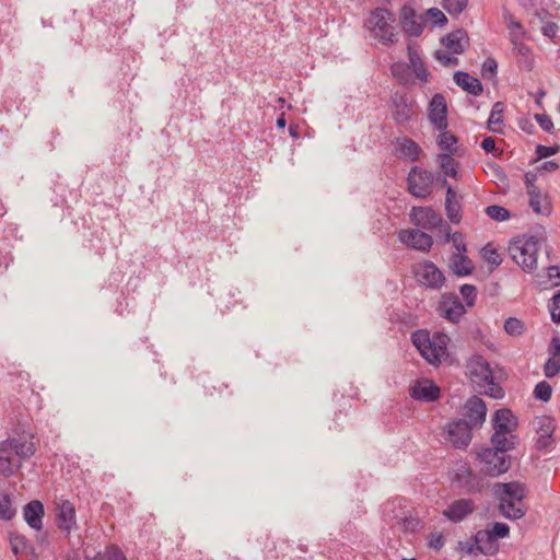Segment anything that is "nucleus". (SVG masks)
<instances>
[{"label":"nucleus","instance_id":"23","mask_svg":"<svg viewBox=\"0 0 560 560\" xmlns=\"http://www.w3.org/2000/svg\"><path fill=\"white\" fill-rule=\"evenodd\" d=\"M400 22L406 34L418 37L423 31V22L418 18L416 10L410 5H404L400 10Z\"/></svg>","mask_w":560,"mask_h":560},{"label":"nucleus","instance_id":"59","mask_svg":"<svg viewBox=\"0 0 560 560\" xmlns=\"http://www.w3.org/2000/svg\"><path fill=\"white\" fill-rule=\"evenodd\" d=\"M481 148L487 153H493L495 151V141L492 137H486L481 142Z\"/></svg>","mask_w":560,"mask_h":560},{"label":"nucleus","instance_id":"56","mask_svg":"<svg viewBox=\"0 0 560 560\" xmlns=\"http://www.w3.org/2000/svg\"><path fill=\"white\" fill-rule=\"evenodd\" d=\"M548 357L560 358V337L553 336L548 347Z\"/></svg>","mask_w":560,"mask_h":560},{"label":"nucleus","instance_id":"14","mask_svg":"<svg viewBox=\"0 0 560 560\" xmlns=\"http://www.w3.org/2000/svg\"><path fill=\"white\" fill-rule=\"evenodd\" d=\"M556 429L555 419L549 416H542L536 420V448L547 451L555 444L553 432Z\"/></svg>","mask_w":560,"mask_h":560},{"label":"nucleus","instance_id":"64","mask_svg":"<svg viewBox=\"0 0 560 560\" xmlns=\"http://www.w3.org/2000/svg\"><path fill=\"white\" fill-rule=\"evenodd\" d=\"M559 168V164L556 161H547L540 166L541 171L555 172Z\"/></svg>","mask_w":560,"mask_h":560},{"label":"nucleus","instance_id":"2","mask_svg":"<svg viewBox=\"0 0 560 560\" xmlns=\"http://www.w3.org/2000/svg\"><path fill=\"white\" fill-rule=\"evenodd\" d=\"M493 434L492 445H500V448H515L517 436L514 434L518 427L516 416L508 408L498 409L492 418Z\"/></svg>","mask_w":560,"mask_h":560},{"label":"nucleus","instance_id":"55","mask_svg":"<svg viewBox=\"0 0 560 560\" xmlns=\"http://www.w3.org/2000/svg\"><path fill=\"white\" fill-rule=\"evenodd\" d=\"M435 58L445 67L456 66L458 63L457 57L451 56L442 50L435 52Z\"/></svg>","mask_w":560,"mask_h":560},{"label":"nucleus","instance_id":"48","mask_svg":"<svg viewBox=\"0 0 560 560\" xmlns=\"http://www.w3.org/2000/svg\"><path fill=\"white\" fill-rule=\"evenodd\" d=\"M460 295L465 300L467 306L475 305L477 299V289L472 284H463L459 289Z\"/></svg>","mask_w":560,"mask_h":560},{"label":"nucleus","instance_id":"4","mask_svg":"<svg viewBox=\"0 0 560 560\" xmlns=\"http://www.w3.org/2000/svg\"><path fill=\"white\" fill-rule=\"evenodd\" d=\"M467 372L472 383L485 388V394L501 399L504 397L503 388L494 382L493 372L489 362L481 355H474L467 362Z\"/></svg>","mask_w":560,"mask_h":560},{"label":"nucleus","instance_id":"52","mask_svg":"<svg viewBox=\"0 0 560 560\" xmlns=\"http://www.w3.org/2000/svg\"><path fill=\"white\" fill-rule=\"evenodd\" d=\"M535 119L544 131L548 133H553L555 126L549 115L536 114Z\"/></svg>","mask_w":560,"mask_h":560},{"label":"nucleus","instance_id":"10","mask_svg":"<svg viewBox=\"0 0 560 560\" xmlns=\"http://www.w3.org/2000/svg\"><path fill=\"white\" fill-rule=\"evenodd\" d=\"M412 343L431 364L439 363L445 352V346L432 341L427 330H417L411 336Z\"/></svg>","mask_w":560,"mask_h":560},{"label":"nucleus","instance_id":"35","mask_svg":"<svg viewBox=\"0 0 560 560\" xmlns=\"http://www.w3.org/2000/svg\"><path fill=\"white\" fill-rule=\"evenodd\" d=\"M408 57H409L410 67H412L415 75L418 79H420L421 81L427 82L428 81V71L424 67V63L422 62L417 50L410 46H408Z\"/></svg>","mask_w":560,"mask_h":560},{"label":"nucleus","instance_id":"21","mask_svg":"<svg viewBox=\"0 0 560 560\" xmlns=\"http://www.w3.org/2000/svg\"><path fill=\"white\" fill-rule=\"evenodd\" d=\"M410 396L419 401L432 402L440 397V387L428 378L418 381L410 389Z\"/></svg>","mask_w":560,"mask_h":560},{"label":"nucleus","instance_id":"46","mask_svg":"<svg viewBox=\"0 0 560 560\" xmlns=\"http://www.w3.org/2000/svg\"><path fill=\"white\" fill-rule=\"evenodd\" d=\"M10 545L14 555L25 552L27 548V540L24 536L20 534H11L10 535Z\"/></svg>","mask_w":560,"mask_h":560},{"label":"nucleus","instance_id":"39","mask_svg":"<svg viewBox=\"0 0 560 560\" xmlns=\"http://www.w3.org/2000/svg\"><path fill=\"white\" fill-rule=\"evenodd\" d=\"M92 560H127V558L118 546L110 545L103 552H98Z\"/></svg>","mask_w":560,"mask_h":560},{"label":"nucleus","instance_id":"42","mask_svg":"<svg viewBox=\"0 0 560 560\" xmlns=\"http://www.w3.org/2000/svg\"><path fill=\"white\" fill-rule=\"evenodd\" d=\"M533 394L537 400L547 402L551 398L552 387L547 381H540L539 383L536 384Z\"/></svg>","mask_w":560,"mask_h":560},{"label":"nucleus","instance_id":"44","mask_svg":"<svg viewBox=\"0 0 560 560\" xmlns=\"http://www.w3.org/2000/svg\"><path fill=\"white\" fill-rule=\"evenodd\" d=\"M15 514V510L12 508L11 499L8 494H3L0 498V518L10 521Z\"/></svg>","mask_w":560,"mask_h":560},{"label":"nucleus","instance_id":"40","mask_svg":"<svg viewBox=\"0 0 560 560\" xmlns=\"http://www.w3.org/2000/svg\"><path fill=\"white\" fill-rule=\"evenodd\" d=\"M485 212L490 219L497 222H503L511 218L510 211L506 208L498 205L488 206L485 209Z\"/></svg>","mask_w":560,"mask_h":560},{"label":"nucleus","instance_id":"57","mask_svg":"<svg viewBox=\"0 0 560 560\" xmlns=\"http://www.w3.org/2000/svg\"><path fill=\"white\" fill-rule=\"evenodd\" d=\"M558 25L555 22H547L541 27V33L544 36L549 37L550 39H553L557 36L558 33Z\"/></svg>","mask_w":560,"mask_h":560},{"label":"nucleus","instance_id":"58","mask_svg":"<svg viewBox=\"0 0 560 560\" xmlns=\"http://www.w3.org/2000/svg\"><path fill=\"white\" fill-rule=\"evenodd\" d=\"M548 278L553 280V285L558 287L560 285V267L556 265H551L548 267Z\"/></svg>","mask_w":560,"mask_h":560},{"label":"nucleus","instance_id":"41","mask_svg":"<svg viewBox=\"0 0 560 560\" xmlns=\"http://www.w3.org/2000/svg\"><path fill=\"white\" fill-rule=\"evenodd\" d=\"M468 5V0H443V9L452 16H458Z\"/></svg>","mask_w":560,"mask_h":560},{"label":"nucleus","instance_id":"15","mask_svg":"<svg viewBox=\"0 0 560 560\" xmlns=\"http://www.w3.org/2000/svg\"><path fill=\"white\" fill-rule=\"evenodd\" d=\"M428 116L436 130H445L447 128V105L442 94L436 93L431 98Z\"/></svg>","mask_w":560,"mask_h":560},{"label":"nucleus","instance_id":"11","mask_svg":"<svg viewBox=\"0 0 560 560\" xmlns=\"http://www.w3.org/2000/svg\"><path fill=\"white\" fill-rule=\"evenodd\" d=\"M438 313L444 319L457 324L466 313V308L455 294L443 295L436 307Z\"/></svg>","mask_w":560,"mask_h":560},{"label":"nucleus","instance_id":"19","mask_svg":"<svg viewBox=\"0 0 560 560\" xmlns=\"http://www.w3.org/2000/svg\"><path fill=\"white\" fill-rule=\"evenodd\" d=\"M475 501L471 499H458L453 501L442 514L453 523H459L475 511Z\"/></svg>","mask_w":560,"mask_h":560},{"label":"nucleus","instance_id":"36","mask_svg":"<svg viewBox=\"0 0 560 560\" xmlns=\"http://www.w3.org/2000/svg\"><path fill=\"white\" fill-rule=\"evenodd\" d=\"M441 133L438 137V145L443 153L457 154V148L455 144L458 142V138L445 130H440Z\"/></svg>","mask_w":560,"mask_h":560},{"label":"nucleus","instance_id":"28","mask_svg":"<svg viewBox=\"0 0 560 560\" xmlns=\"http://www.w3.org/2000/svg\"><path fill=\"white\" fill-rule=\"evenodd\" d=\"M445 212L447 219L454 223L458 224L462 221V203L456 191L452 186H447L446 198H445Z\"/></svg>","mask_w":560,"mask_h":560},{"label":"nucleus","instance_id":"12","mask_svg":"<svg viewBox=\"0 0 560 560\" xmlns=\"http://www.w3.org/2000/svg\"><path fill=\"white\" fill-rule=\"evenodd\" d=\"M416 276L422 285L433 290L441 289L445 282L444 273L432 261L420 264Z\"/></svg>","mask_w":560,"mask_h":560},{"label":"nucleus","instance_id":"8","mask_svg":"<svg viewBox=\"0 0 560 560\" xmlns=\"http://www.w3.org/2000/svg\"><path fill=\"white\" fill-rule=\"evenodd\" d=\"M5 443L4 450H11L18 456L20 464L33 457L37 451V441L34 434L23 432L12 438L3 440Z\"/></svg>","mask_w":560,"mask_h":560},{"label":"nucleus","instance_id":"61","mask_svg":"<svg viewBox=\"0 0 560 560\" xmlns=\"http://www.w3.org/2000/svg\"><path fill=\"white\" fill-rule=\"evenodd\" d=\"M447 175H445L444 173H440V172H433V185L434 184H440L442 187H445L447 189V186H451L448 183H447Z\"/></svg>","mask_w":560,"mask_h":560},{"label":"nucleus","instance_id":"6","mask_svg":"<svg viewBox=\"0 0 560 560\" xmlns=\"http://www.w3.org/2000/svg\"><path fill=\"white\" fill-rule=\"evenodd\" d=\"M500 445L482 448L477 457L481 463V470L490 477H498L511 467V456L506 454L512 448H500Z\"/></svg>","mask_w":560,"mask_h":560},{"label":"nucleus","instance_id":"31","mask_svg":"<svg viewBox=\"0 0 560 560\" xmlns=\"http://www.w3.org/2000/svg\"><path fill=\"white\" fill-rule=\"evenodd\" d=\"M529 207L532 210L541 215H549L551 213V206L548 201V197L542 195L539 189H532L528 191Z\"/></svg>","mask_w":560,"mask_h":560},{"label":"nucleus","instance_id":"45","mask_svg":"<svg viewBox=\"0 0 560 560\" xmlns=\"http://www.w3.org/2000/svg\"><path fill=\"white\" fill-rule=\"evenodd\" d=\"M560 373V358L548 357L544 364V374L547 378H552Z\"/></svg>","mask_w":560,"mask_h":560},{"label":"nucleus","instance_id":"26","mask_svg":"<svg viewBox=\"0 0 560 560\" xmlns=\"http://www.w3.org/2000/svg\"><path fill=\"white\" fill-rule=\"evenodd\" d=\"M467 33L463 28L455 30L441 38V44L453 55H460L465 51L464 43L467 42Z\"/></svg>","mask_w":560,"mask_h":560},{"label":"nucleus","instance_id":"16","mask_svg":"<svg viewBox=\"0 0 560 560\" xmlns=\"http://www.w3.org/2000/svg\"><path fill=\"white\" fill-rule=\"evenodd\" d=\"M487 406L478 396H471L464 405V420L472 428L481 427L486 420Z\"/></svg>","mask_w":560,"mask_h":560},{"label":"nucleus","instance_id":"53","mask_svg":"<svg viewBox=\"0 0 560 560\" xmlns=\"http://www.w3.org/2000/svg\"><path fill=\"white\" fill-rule=\"evenodd\" d=\"M489 530L492 533L497 540L499 538H505L510 535V526L501 522L493 523L492 528Z\"/></svg>","mask_w":560,"mask_h":560},{"label":"nucleus","instance_id":"18","mask_svg":"<svg viewBox=\"0 0 560 560\" xmlns=\"http://www.w3.org/2000/svg\"><path fill=\"white\" fill-rule=\"evenodd\" d=\"M455 481L467 492V493H480L485 489V482L481 477L474 474L472 470L467 466H462L457 469L455 475Z\"/></svg>","mask_w":560,"mask_h":560},{"label":"nucleus","instance_id":"33","mask_svg":"<svg viewBox=\"0 0 560 560\" xmlns=\"http://www.w3.org/2000/svg\"><path fill=\"white\" fill-rule=\"evenodd\" d=\"M504 105L502 102H495L490 112L487 126L491 132L501 133L502 129L499 127L503 122Z\"/></svg>","mask_w":560,"mask_h":560},{"label":"nucleus","instance_id":"32","mask_svg":"<svg viewBox=\"0 0 560 560\" xmlns=\"http://www.w3.org/2000/svg\"><path fill=\"white\" fill-rule=\"evenodd\" d=\"M451 153H440L436 156V162L441 171L448 177L456 178L458 174V163Z\"/></svg>","mask_w":560,"mask_h":560},{"label":"nucleus","instance_id":"3","mask_svg":"<svg viewBox=\"0 0 560 560\" xmlns=\"http://www.w3.org/2000/svg\"><path fill=\"white\" fill-rule=\"evenodd\" d=\"M539 241L536 236H517L513 238L508 247L512 260L525 272L532 273L537 269V254Z\"/></svg>","mask_w":560,"mask_h":560},{"label":"nucleus","instance_id":"60","mask_svg":"<svg viewBox=\"0 0 560 560\" xmlns=\"http://www.w3.org/2000/svg\"><path fill=\"white\" fill-rule=\"evenodd\" d=\"M537 179V176L536 174H533L530 172L526 173L525 174V185L527 187V192L528 191H532V189H539L536 185H535V182Z\"/></svg>","mask_w":560,"mask_h":560},{"label":"nucleus","instance_id":"47","mask_svg":"<svg viewBox=\"0 0 560 560\" xmlns=\"http://www.w3.org/2000/svg\"><path fill=\"white\" fill-rule=\"evenodd\" d=\"M551 320L560 324V290L553 294L548 304Z\"/></svg>","mask_w":560,"mask_h":560},{"label":"nucleus","instance_id":"5","mask_svg":"<svg viewBox=\"0 0 560 560\" xmlns=\"http://www.w3.org/2000/svg\"><path fill=\"white\" fill-rule=\"evenodd\" d=\"M395 22L394 14L384 8H376L371 11L370 18L365 25L371 32L372 36L383 45H393L397 42V34L393 23Z\"/></svg>","mask_w":560,"mask_h":560},{"label":"nucleus","instance_id":"27","mask_svg":"<svg viewBox=\"0 0 560 560\" xmlns=\"http://www.w3.org/2000/svg\"><path fill=\"white\" fill-rule=\"evenodd\" d=\"M478 552L486 556H493L498 552L497 539L489 529H480L474 536Z\"/></svg>","mask_w":560,"mask_h":560},{"label":"nucleus","instance_id":"51","mask_svg":"<svg viewBox=\"0 0 560 560\" xmlns=\"http://www.w3.org/2000/svg\"><path fill=\"white\" fill-rule=\"evenodd\" d=\"M560 151V145L556 144L552 147H547L544 144H538L536 147L535 153L538 160L549 158L551 155L557 154Z\"/></svg>","mask_w":560,"mask_h":560},{"label":"nucleus","instance_id":"34","mask_svg":"<svg viewBox=\"0 0 560 560\" xmlns=\"http://www.w3.org/2000/svg\"><path fill=\"white\" fill-rule=\"evenodd\" d=\"M398 151L402 156L408 158L410 161L415 162L419 159L421 148L412 139L404 138L398 141Z\"/></svg>","mask_w":560,"mask_h":560},{"label":"nucleus","instance_id":"62","mask_svg":"<svg viewBox=\"0 0 560 560\" xmlns=\"http://www.w3.org/2000/svg\"><path fill=\"white\" fill-rule=\"evenodd\" d=\"M459 545H460V549L465 550V552L468 555H476L478 552L477 544H475L474 539H472V541H467L465 544L459 542Z\"/></svg>","mask_w":560,"mask_h":560},{"label":"nucleus","instance_id":"50","mask_svg":"<svg viewBox=\"0 0 560 560\" xmlns=\"http://www.w3.org/2000/svg\"><path fill=\"white\" fill-rule=\"evenodd\" d=\"M427 15L430 18V20L432 21L433 25L443 26V25H445L447 23V18L438 8H430L427 11Z\"/></svg>","mask_w":560,"mask_h":560},{"label":"nucleus","instance_id":"22","mask_svg":"<svg viewBox=\"0 0 560 560\" xmlns=\"http://www.w3.org/2000/svg\"><path fill=\"white\" fill-rule=\"evenodd\" d=\"M393 117L397 124H406L412 116L413 104L404 93L395 92L392 95Z\"/></svg>","mask_w":560,"mask_h":560},{"label":"nucleus","instance_id":"49","mask_svg":"<svg viewBox=\"0 0 560 560\" xmlns=\"http://www.w3.org/2000/svg\"><path fill=\"white\" fill-rule=\"evenodd\" d=\"M498 63L493 58H487L481 68V74L486 79H492L497 75Z\"/></svg>","mask_w":560,"mask_h":560},{"label":"nucleus","instance_id":"13","mask_svg":"<svg viewBox=\"0 0 560 560\" xmlns=\"http://www.w3.org/2000/svg\"><path fill=\"white\" fill-rule=\"evenodd\" d=\"M410 219L416 226L423 230H434L443 222L441 214L430 207H413Z\"/></svg>","mask_w":560,"mask_h":560},{"label":"nucleus","instance_id":"1","mask_svg":"<svg viewBox=\"0 0 560 560\" xmlns=\"http://www.w3.org/2000/svg\"><path fill=\"white\" fill-rule=\"evenodd\" d=\"M497 487L500 513L512 521L524 517L527 511L524 503L527 494L526 486L520 481H510L498 483Z\"/></svg>","mask_w":560,"mask_h":560},{"label":"nucleus","instance_id":"38","mask_svg":"<svg viewBox=\"0 0 560 560\" xmlns=\"http://www.w3.org/2000/svg\"><path fill=\"white\" fill-rule=\"evenodd\" d=\"M390 71L394 78H396L399 83L407 84L411 77L410 66L405 62H395L390 67Z\"/></svg>","mask_w":560,"mask_h":560},{"label":"nucleus","instance_id":"43","mask_svg":"<svg viewBox=\"0 0 560 560\" xmlns=\"http://www.w3.org/2000/svg\"><path fill=\"white\" fill-rule=\"evenodd\" d=\"M504 330L510 336H521L525 330L524 323L516 317H509L504 322Z\"/></svg>","mask_w":560,"mask_h":560},{"label":"nucleus","instance_id":"17","mask_svg":"<svg viewBox=\"0 0 560 560\" xmlns=\"http://www.w3.org/2000/svg\"><path fill=\"white\" fill-rule=\"evenodd\" d=\"M56 524L57 527L67 535L78 527L73 503L63 500L57 505Z\"/></svg>","mask_w":560,"mask_h":560},{"label":"nucleus","instance_id":"30","mask_svg":"<svg viewBox=\"0 0 560 560\" xmlns=\"http://www.w3.org/2000/svg\"><path fill=\"white\" fill-rule=\"evenodd\" d=\"M450 267L459 277L469 276L475 269L471 259L465 254H453L450 259Z\"/></svg>","mask_w":560,"mask_h":560},{"label":"nucleus","instance_id":"25","mask_svg":"<svg viewBox=\"0 0 560 560\" xmlns=\"http://www.w3.org/2000/svg\"><path fill=\"white\" fill-rule=\"evenodd\" d=\"M23 516L30 527L39 530L43 527L44 505L38 500L28 502L23 509Z\"/></svg>","mask_w":560,"mask_h":560},{"label":"nucleus","instance_id":"20","mask_svg":"<svg viewBox=\"0 0 560 560\" xmlns=\"http://www.w3.org/2000/svg\"><path fill=\"white\" fill-rule=\"evenodd\" d=\"M399 240L421 252H429L433 245V238L420 230H404L399 233Z\"/></svg>","mask_w":560,"mask_h":560},{"label":"nucleus","instance_id":"7","mask_svg":"<svg viewBox=\"0 0 560 560\" xmlns=\"http://www.w3.org/2000/svg\"><path fill=\"white\" fill-rule=\"evenodd\" d=\"M407 189L416 198H429L433 192V172L412 166L407 176Z\"/></svg>","mask_w":560,"mask_h":560},{"label":"nucleus","instance_id":"54","mask_svg":"<svg viewBox=\"0 0 560 560\" xmlns=\"http://www.w3.org/2000/svg\"><path fill=\"white\" fill-rule=\"evenodd\" d=\"M485 258L488 261V264L499 267L502 264V259L500 257V254L495 248H488L485 247Z\"/></svg>","mask_w":560,"mask_h":560},{"label":"nucleus","instance_id":"29","mask_svg":"<svg viewBox=\"0 0 560 560\" xmlns=\"http://www.w3.org/2000/svg\"><path fill=\"white\" fill-rule=\"evenodd\" d=\"M454 81L458 86L471 95L478 96L483 91L481 82L477 78L471 77L468 72L456 71L454 73Z\"/></svg>","mask_w":560,"mask_h":560},{"label":"nucleus","instance_id":"24","mask_svg":"<svg viewBox=\"0 0 560 560\" xmlns=\"http://www.w3.org/2000/svg\"><path fill=\"white\" fill-rule=\"evenodd\" d=\"M5 443L0 441V475L5 478L16 475L22 468L18 456L11 450H4Z\"/></svg>","mask_w":560,"mask_h":560},{"label":"nucleus","instance_id":"37","mask_svg":"<svg viewBox=\"0 0 560 560\" xmlns=\"http://www.w3.org/2000/svg\"><path fill=\"white\" fill-rule=\"evenodd\" d=\"M452 242L453 246L457 250L456 254H465L467 252V246L465 242V236L462 232L451 233V228L446 225L445 228V242Z\"/></svg>","mask_w":560,"mask_h":560},{"label":"nucleus","instance_id":"9","mask_svg":"<svg viewBox=\"0 0 560 560\" xmlns=\"http://www.w3.org/2000/svg\"><path fill=\"white\" fill-rule=\"evenodd\" d=\"M472 427L464 419L450 421L445 428V439L455 448L465 450L472 439Z\"/></svg>","mask_w":560,"mask_h":560},{"label":"nucleus","instance_id":"63","mask_svg":"<svg viewBox=\"0 0 560 560\" xmlns=\"http://www.w3.org/2000/svg\"><path fill=\"white\" fill-rule=\"evenodd\" d=\"M511 42L513 43L515 49H517V51L521 54V55H527V52L529 51V48L521 43V42H517L514 36L511 38Z\"/></svg>","mask_w":560,"mask_h":560}]
</instances>
